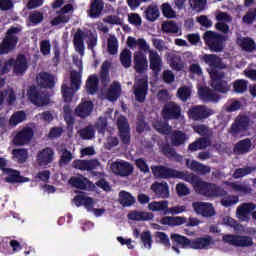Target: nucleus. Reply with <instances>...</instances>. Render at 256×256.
Here are the masks:
<instances>
[{
	"label": "nucleus",
	"mask_w": 256,
	"mask_h": 256,
	"mask_svg": "<svg viewBox=\"0 0 256 256\" xmlns=\"http://www.w3.org/2000/svg\"><path fill=\"white\" fill-rule=\"evenodd\" d=\"M152 173L158 179H182L191 183L196 193L203 197H227V191L217 184L203 181L201 177L184 171H178L165 166H152Z\"/></svg>",
	"instance_id": "f257e3e1"
},
{
	"label": "nucleus",
	"mask_w": 256,
	"mask_h": 256,
	"mask_svg": "<svg viewBox=\"0 0 256 256\" xmlns=\"http://www.w3.org/2000/svg\"><path fill=\"white\" fill-rule=\"evenodd\" d=\"M21 27L12 26L6 33L2 42L0 43V55H9L11 51L17 49V43H19V33H21Z\"/></svg>",
	"instance_id": "f03ea898"
},
{
	"label": "nucleus",
	"mask_w": 256,
	"mask_h": 256,
	"mask_svg": "<svg viewBox=\"0 0 256 256\" xmlns=\"http://www.w3.org/2000/svg\"><path fill=\"white\" fill-rule=\"evenodd\" d=\"M205 45L211 53H221L225 49V36L208 30L203 35Z\"/></svg>",
	"instance_id": "7ed1b4c3"
},
{
	"label": "nucleus",
	"mask_w": 256,
	"mask_h": 256,
	"mask_svg": "<svg viewBox=\"0 0 256 256\" xmlns=\"http://www.w3.org/2000/svg\"><path fill=\"white\" fill-rule=\"evenodd\" d=\"M201 63L207 65L206 71L211 76L223 73L221 70L225 69V63L223 59L217 54H204L200 56Z\"/></svg>",
	"instance_id": "20e7f679"
},
{
	"label": "nucleus",
	"mask_w": 256,
	"mask_h": 256,
	"mask_svg": "<svg viewBox=\"0 0 256 256\" xmlns=\"http://www.w3.org/2000/svg\"><path fill=\"white\" fill-rule=\"evenodd\" d=\"M185 223L186 227H197L201 220L190 217L187 221V218L183 216H165L160 219V225H168V227H179Z\"/></svg>",
	"instance_id": "39448f33"
},
{
	"label": "nucleus",
	"mask_w": 256,
	"mask_h": 256,
	"mask_svg": "<svg viewBox=\"0 0 256 256\" xmlns=\"http://www.w3.org/2000/svg\"><path fill=\"white\" fill-rule=\"evenodd\" d=\"M27 95L29 101L32 102L33 105H36V107H45L49 105L51 101L49 94L40 91L35 85L29 87Z\"/></svg>",
	"instance_id": "423d86ee"
},
{
	"label": "nucleus",
	"mask_w": 256,
	"mask_h": 256,
	"mask_svg": "<svg viewBox=\"0 0 256 256\" xmlns=\"http://www.w3.org/2000/svg\"><path fill=\"white\" fill-rule=\"evenodd\" d=\"M210 78V87H212L216 93L227 95L229 91H231V84L225 80V72H219L218 74L210 76Z\"/></svg>",
	"instance_id": "0eeeda50"
},
{
	"label": "nucleus",
	"mask_w": 256,
	"mask_h": 256,
	"mask_svg": "<svg viewBox=\"0 0 256 256\" xmlns=\"http://www.w3.org/2000/svg\"><path fill=\"white\" fill-rule=\"evenodd\" d=\"M224 243L233 247H253V238L247 235L226 234L223 236Z\"/></svg>",
	"instance_id": "6e6552de"
},
{
	"label": "nucleus",
	"mask_w": 256,
	"mask_h": 256,
	"mask_svg": "<svg viewBox=\"0 0 256 256\" xmlns=\"http://www.w3.org/2000/svg\"><path fill=\"white\" fill-rule=\"evenodd\" d=\"M188 115L193 121H205V119H209L211 115H215V110L205 105H196L189 109Z\"/></svg>",
	"instance_id": "1a4fd4ad"
},
{
	"label": "nucleus",
	"mask_w": 256,
	"mask_h": 256,
	"mask_svg": "<svg viewBox=\"0 0 256 256\" xmlns=\"http://www.w3.org/2000/svg\"><path fill=\"white\" fill-rule=\"evenodd\" d=\"M249 123L251 120L247 115H238L234 123L231 124V127L228 129V133L232 135V137H237L240 133H245L249 129Z\"/></svg>",
	"instance_id": "9d476101"
},
{
	"label": "nucleus",
	"mask_w": 256,
	"mask_h": 256,
	"mask_svg": "<svg viewBox=\"0 0 256 256\" xmlns=\"http://www.w3.org/2000/svg\"><path fill=\"white\" fill-rule=\"evenodd\" d=\"M118 135L123 145H131V128L127 118L121 117L117 120Z\"/></svg>",
	"instance_id": "9b49d317"
},
{
	"label": "nucleus",
	"mask_w": 256,
	"mask_h": 256,
	"mask_svg": "<svg viewBox=\"0 0 256 256\" xmlns=\"http://www.w3.org/2000/svg\"><path fill=\"white\" fill-rule=\"evenodd\" d=\"M70 11H73V4H66L60 10L56 11L58 16L54 17L50 23L52 27H57V25H66L71 21Z\"/></svg>",
	"instance_id": "f8f14e48"
},
{
	"label": "nucleus",
	"mask_w": 256,
	"mask_h": 256,
	"mask_svg": "<svg viewBox=\"0 0 256 256\" xmlns=\"http://www.w3.org/2000/svg\"><path fill=\"white\" fill-rule=\"evenodd\" d=\"M149 92V82L147 78H140L134 84V95L135 100L138 103H145V99H147V93Z\"/></svg>",
	"instance_id": "ddd939ff"
},
{
	"label": "nucleus",
	"mask_w": 256,
	"mask_h": 256,
	"mask_svg": "<svg viewBox=\"0 0 256 256\" xmlns=\"http://www.w3.org/2000/svg\"><path fill=\"white\" fill-rule=\"evenodd\" d=\"M36 160L40 167H47V165H51V163L55 161V150L51 147H46L38 151Z\"/></svg>",
	"instance_id": "4468645a"
},
{
	"label": "nucleus",
	"mask_w": 256,
	"mask_h": 256,
	"mask_svg": "<svg viewBox=\"0 0 256 256\" xmlns=\"http://www.w3.org/2000/svg\"><path fill=\"white\" fill-rule=\"evenodd\" d=\"M162 115L164 119L176 120L181 117V106L177 103L170 101L166 103L162 109Z\"/></svg>",
	"instance_id": "2eb2a0df"
},
{
	"label": "nucleus",
	"mask_w": 256,
	"mask_h": 256,
	"mask_svg": "<svg viewBox=\"0 0 256 256\" xmlns=\"http://www.w3.org/2000/svg\"><path fill=\"white\" fill-rule=\"evenodd\" d=\"M100 166L101 162L97 159H76L72 162L73 169H78V171H95V169H99Z\"/></svg>",
	"instance_id": "dca6fc26"
},
{
	"label": "nucleus",
	"mask_w": 256,
	"mask_h": 256,
	"mask_svg": "<svg viewBox=\"0 0 256 256\" xmlns=\"http://www.w3.org/2000/svg\"><path fill=\"white\" fill-rule=\"evenodd\" d=\"M192 209H194L196 215H201L202 217L209 218L215 215V208L209 202H193Z\"/></svg>",
	"instance_id": "f3484780"
},
{
	"label": "nucleus",
	"mask_w": 256,
	"mask_h": 256,
	"mask_svg": "<svg viewBox=\"0 0 256 256\" xmlns=\"http://www.w3.org/2000/svg\"><path fill=\"white\" fill-rule=\"evenodd\" d=\"M134 71L139 75H143L149 69V61H147V55L141 51L134 53Z\"/></svg>",
	"instance_id": "a211bd4d"
},
{
	"label": "nucleus",
	"mask_w": 256,
	"mask_h": 256,
	"mask_svg": "<svg viewBox=\"0 0 256 256\" xmlns=\"http://www.w3.org/2000/svg\"><path fill=\"white\" fill-rule=\"evenodd\" d=\"M33 128L31 127H26L20 130L16 136L14 137V145L17 147H21L23 145H27L33 139Z\"/></svg>",
	"instance_id": "6ab92c4d"
},
{
	"label": "nucleus",
	"mask_w": 256,
	"mask_h": 256,
	"mask_svg": "<svg viewBox=\"0 0 256 256\" xmlns=\"http://www.w3.org/2000/svg\"><path fill=\"white\" fill-rule=\"evenodd\" d=\"M95 105L91 100H82L81 103L75 108V115L80 119H87L93 113Z\"/></svg>",
	"instance_id": "aec40b11"
},
{
	"label": "nucleus",
	"mask_w": 256,
	"mask_h": 256,
	"mask_svg": "<svg viewBox=\"0 0 256 256\" xmlns=\"http://www.w3.org/2000/svg\"><path fill=\"white\" fill-rule=\"evenodd\" d=\"M87 37H89V34L81 28H78L74 34V48L79 55H85V39H87Z\"/></svg>",
	"instance_id": "412c9836"
},
{
	"label": "nucleus",
	"mask_w": 256,
	"mask_h": 256,
	"mask_svg": "<svg viewBox=\"0 0 256 256\" xmlns=\"http://www.w3.org/2000/svg\"><path fill=\"white\" fill-rule=\"evenodd\" d=\"M69 184L71 187H74V189H81L82 191H85L86 189H93L95 187V184L83 175L80 177L72 176L69 179Z\"/></svg>",
	"instance_id": "4be33fe9"
},
{
	"label": "nucleus",
	"mask_w": 256,
	"mask_h": 256,
	"mask_svg": "<svg viewBox=\"0 0 256 256\" xmlns=\"http://www.w3.org/2000/svg\"><path fill=\"white\" fill-rule=\"evenodd\" d=\"M113 173L120 177H129L133 173V165L129 162H114L111 165Z\"/></svg>",
	"instance_id": "5701e85b"
},
{
	"label": "nucleus",
	"mask_w": 256,
	"mask_h": 256,
	"mask_svg": "<svg viewBox=\"0 0 256 256\" xmlns=\"http://www.w3.org/2000/svg\"><path fill=\"white\" fill-rule=\"evenodd\" d=\"M198 95L202 101L206 103H217L221 99L219 94L215 93V90H211V88L205 86L200 87L198 89Z\"/></svg>",
	"instance_id": "b1692460"
},
{
	"label": "nucleus",
	"mask_w": 256,
	"mask_h": 256,
	"mask_svg": "<svg viewBox=\"0 0 256 256\" xmlns=\"http://www.w3.org/2000/svg\"><path fill=\"white\" fill-rule=\"evenodd\" d=\"M251 151H253V142L249 138L238 141L233 147L235 155H247Z\"/></svg>",
	"instance_id": "393cba45"
},
{
	"label": "nucleus",
	"mask_w": 256,
	"mask_h": 256,
	"mask_svg": "<svg viewBox=\"0 0 256 256\" xmlns=\"http://www.w3.org/2000/svg\"><path fill=\"white\" fill-rule=\"evenodd\" d=\"M256 209V204L253 202H246L240 205L236 210V215L241 221H249V213H253Z\"/></svg>",
	"instance_id": "a878e982"
},
{
	"label": "nucleus",
	"mask_w": 256,
	"mask_h": 256,
	"mask_svg": "<svg viewBox=\"0 0 256 256\" xmlns=\"http://www.w3.org/2000/svg\"><path fill=\"white\" fill-rule=\"evenodd\" d=\"M105 9V2L103 0H91L88 16L91 19H99L103 15Z\"/></svg>",
	"instance_id": "bb28decb"
},
{
	"label": "nucleus",
	"mask_w": 256,
	"mask_h": 256,
	"mask_svg": "<svg viewBox=\"0 0 256 256\" xmlns=\"http://www.w3.org/2000/svg\"><path fill=\"white\" fill-rule=\"evenodd\" d=\"M5 175H8L6 177V183H29V178L25 176H21V172L17 170H13L11 168H8L4 170Z\"/></svg>",
	"instance_id": "cd10ccee"
},
{
	"label": "nucleus",
	"mask_w": 256,
	"mask_h": 256,
	"mask_svg": "<svg viewBox=\"0 0 256 256\" xmlns=\"http://www.w3.org/2000/svg\"><path fill=\"white\" fill-rule=\"evenodd\" d=\"M151 190L158 199H169V185L165 183L155 182L151 185Z\"/></svg>",
	"instance_id": "c85d7f7f"
},
{
	"label": "nucleus",
	"mask_w": 256,
	"mask_h": 256,
	"mask_svg": "<svg viewBox=\"0 0 256 256\" xmlns=\"http://www.w3.org/2000/svg\"><path fill=\"white\" fill-rule=\"evenodd\" d=\"M161 151L167 159H170V161H176L177 163L183 161V156L179 155L175 148H173L169 143L162 145Z\"/></svg>",
	"instance_id": "c756f323"
},
{
	"label": "nucleus",
	"mask_w": 256,
	"mask_h": 256,
	"mask_svg": "<svg viewBox=\"0 0 256 256\" xmlns=\"http://www.w3.org/2000/svg\"><path fill=\"white\" fill-rule=\"evenodd\" d=\"M13 67H14V73L16 75H23V73H25V71H27L29 67L27 65V57H25L24 54H19L16 60L14 59Z\"/></svg>",
	"instance_id": "7c9ffc66"
},
{
	"label": "nucleus",
	"mask_w": 256,
	"mask_h": 256,
	"mask_svg": "<svg viewBox=\"0 0 256 256\" xmlns=\"http://www.w3.org/2000/svg\"><path fill=\"white\" fill-rule=\"evenodd\" d=\"M38 85L42 89H53L55 87V78L48 72H41L39 74Z\"/></svg>",
	"instance_id": "2f4dec72"
},
{
	"label": "nucleus",
	"mask_w": 256,
	"mask_h": 256,
	"mask_svg": "<svg viewBox=\"0 0 256 256\" xmlns=\"http://www.w3.org/2000/svg\"><path fill=\"white\" fill-rule=\"evenodd\" d=\"M149 211L160 212L163 215H169V201H152L148 204Z\"/></svg>",
	"instance_id": "473e14b6"
},
{
	"label": "nucleus",
	"mask_w": 256,
	"mask_h": 256,
	"mask_svg": "<svg viewBox=\"0 0 256 256\" xmlns=\"http://www.w3.org/2000/svg\"><path fill=\"white\" fill-rule=\"evenodd\" d=\"M149 61H150V69L153 73H161V68L163 67V60L157 51H152L149 54Z\"/></svg>",
	"instance_id": "72a5a7b5"
},
{
	"label": "nucleus",
	"mask_w": 256,
	"mask_h": 256,
	"mask_svg": "<svg viewBox=\"0 0 256 256\" xmlns=\"http://www.w3.org/2000/svg\"><path fill=\"white\" fill-rule=\"evenodd\" d=\"M86 92L88 95H95L99 91V77L96 74H92L86 80Z\"/></svg>",
	"instance_id": "f704fd0d"
},
{
	"label": "nucleus",
	"mask_w": 256,
	"mask_h": 256,
	"mask_svg": "<svg viewBox=\"0 0 256 256\" xmlns=\"http://www.w3.org/2000/svg\"><path fill=\"white\" fill-rule=\"evenodd\" d=\"M212 241L211 236L195 238L194 240H190V249H207Z\"/></svg>",
	"instance_id": "c9c22d12"
},
{
	"label": "nucleus",
	"mask_w": 256,
	"mask_h": 256,
	"mask_svg": "<svg viewBox=\"0 0 256 256\" xmlns=\"http://www.w3.org/2000/svg\"><path fill=\"white\" fill-rule=\"evenodd\" d=\"M189 137L187 134L180 130H175L171 135V145L172 147H181V145H185Z\"/></svg>",
	"instance_id": "e433bc0d"
},
{
	"label": "nucleus",
	"mask_w": 256,
	"mask_h": 256,
	"mask_svg": "<svg viewBox=\"0 0 256 256\" xmlns=\"http://www.w3.org/2000/svg\"><path fill=\"white\" fill-rule=\"evenodd\" d=\"M209 145H211V139L198 138L194 142L189 144L188 151H191V153H194V151H199V149H207Z\"/></svg>",
	"instance_id": "4c0bfd02"
},
{
	"label": "nucleus",
	"mask_w": 256,
	"mask_h": 256,
	"mask_svg": "<svg viewBox=\"0 0 256 256\" xmlns=\"http://www.w3.org/2000/svg\"><path fill=\"white\" fill-rule=\"evenodd\" d=\"M153 217V213L149 212L131 211L128 214V219L130 221H153Z\"/></svg>",
	"instance_id": "58836bf2"
},
{
	"label": "nucleus",
	"mask_w": 256,
	"mask_h": 256,
	"mask_svg": "<svg viewBox=\"0 0 256 256\" xmlns=\"http://www.w3.org/2000/svg\"><path fill=\"white\" fill-rule=\"evenodd\" d=\"M237 44L243 49V51H247L248 53H253L256 49L255 40L249 37H242L237 40Z\"/></svg>",
	"instance_id": "ea45409f"
},
{
	"label": "nucleus",
	"mask_w": 256,
	"mask_h": 256,
	"mask_svg": "<svg viewBox=\"0 0 256 256\" xmlns=\"http://www.w3.org/2000/svg\"><path fill=\"white\" fill-rule=\"evenodd\" d=\"M64 111V121L67 125L68 130H73V127L75 125V114L73 113V110L71 109V106L65 105L63 107Z\"/></svg>",
	"instance_id": "a19ab883"
},
{
	"label": "nucleus",
	"mask_w": 256,
	"mask_h": 256,
	"mask_svg": "<svg viewBox=\"0 0 256 256\" xmlns=\"http://www.w3.org/2000/svg\"><path fill=\"white\" fill-rule=\"evenodd\" d=\"M83 77V70L80 71L72 70L70 72V86L75 89V91H79L81 89V79Z\"/></svg>",
	"instance_id": "79ce46f5"
},
{
	"label": "nucleus",
	"mask_w": 256,
	"mask_h": 256,
	"mask_svg": "<svg viewBox=\"0 0 256 256\" xmlns=\"http://www.w3.org/2000/svg\"><path fill=\"white\" fill-rule=\"evenodd\" d=\"M186 165L192 170L195 171L196 173H200V175H207L208 173H211V167L199 163L197 161H192L189 165V160L186 162Z\"/></svg>",
	"instance_id": "37998d69"
},
{
	"label": "nucleus",
	"mask_w": 256,
	"mask_h": 256,
	"mask_svg": "<svg viewBox=\"0 0 256 256\" xmlns=\"http://www.w3.org/2000/svg\"><path fill=\"white\" fill-rule=\"evenodd\" d=\"M74 203L76 207H81V205H84L88 211H91L93 209V198L87 197L85 195H76L74 197Z\"/></svg>",
	"instance_id": "c03bdc74"
},
{
	"label": "nucleus",
	"mask_w": 256,
	"mask_h": 256,
	"mask_svg": "<svg viewBox=\"0 0 256 256\" xmlns=\"http://www.w3.org/2000/svg\"><path fill=\"white\" fill-rule=\"evenodd\" d=\"M79 90H75L73 86L69 87L67 84H63L61 87L62 97L65 103H71L73 101V96Z\"/></svg>",
	"instance_id": "a18cd8bd"
},
{
	"label": "nucleus",
	"mask_w": 256,
	"mask_h": 256,
	"mask_svg": "<svg viewBox=\"0 0 256 256\" xmlns=\"http://www.w3.org/2000/svg\"><path fill=\"white\" fill-rule=\"evenodd\" d=\"M119 203L122 207H131L135 203V197L127 191H121L119 193Z\"/></svg>",
	"instance_id": "49530a36"
},
{
	"label": "nucleus",
	"mask_w": 256,
	"mask_h": 256,
	"mask_svg": "<svg viewBox=\"0 0 256 256\" xmlns=\"http://www.w3.org/2000/svg\"><path fill=\"white\" fill-rule=\"evenodd\" d=\"M254 171H256V166L238 168L233 173V179H241L243 177H247V175H251Z\"/></svg>",
	"instance_id": "de8ad7c7"
},
{
	"label": "nucleus",
	"mask_w": 256,
	"mask_h": 256,
	"mask_svg": "<svg viewBox=\"0 0 256 256\" xmlns=\"http://www.w3.org/2000/svg\"><path fill=\"white\" fill-rule=\"evenodd\" d=\"M12 155L14 159L17 160L18 163H25L27 159L29 158L28 156V151L25 148H16L12 151Z\"/></svg>",
	"instance_id": "09e8293b"
},
{
	"label": "nucleus",
	"mask_w": 256,
	"mask_h": 256,
	"mask_svg": "<svg viewBox=\"0 0 256 256\" xmlns=\"http://www.w3.org/2000/svg\"><path fill=\"white\" fill-rule=\"evenodd\" d=\"M144 13L147 21L153 22L159 19L160 12L157 6H148Z\"/></svg>",
	"instance_id": "8fccbe9b"
},
{
	"label": "nucleus",
	"mask_w": 256,
	"mask_h": 256,
	"mask_svg": "<svg viewBox=\"0 0 256 256\" xmlns=\"http://www.w3.org/2000/svg\"><path fill=\"white\" fill-rule=\"evenodd\" d=\"M171 239L183 249H185V247H191V240L186 236H182L181 234H172Z\"/></svg>",
	"instance_id": "3c124183"
},
{
	"label": "nucleus",
	"mask_w": 256,
	"mask_h": 256,
	"mask_svg": "<svg viewBox=\"0 0 256 256\" xmlns=\"http://www.w3.org/2000/svg\"><path fill=\"white\" fill-rule=\"evenodd\" d=\"M131 57V50L127 48L122 50V52L120 53V63L125 69H129V67H131Z\"/></svg>",
	"instance_id": "603ef678"
},
{
	"label": "nucleus",
	"mask_w": 256,
	"mask_h": 256,
	"mask_svg": "<svg viewBox=\"0 0 256 256\" xmlns=\"http://www.w3.org/2000/svg\"><path fill=\"white\" fill-rule=\"evenodd\" d=\"M194 130L201 135L200 139H211L213 137V131L209 129V127L205 126V124L197 125Z\"/></svg>",
	"instance_id": "864d4df0"
},
{
	"label": "nucleus",
	"mask_w": 256,
	"mask_h": 256,
	"mask_svg": "<svg viewBox=\"0 0 256 256\" xmlns=\"http://www.w3.org/2000/svg\"><path fill=\"white\" fill-rule=\"evenodd\" d=\"M25 119H27V115L25 114V112L18 111L10 117L9 123L10 125H12V127H16V125H19V123H23Z\"/></svg>",
	"instance_id": "5fc2aeb1"
},
{
	"label": "nucleus",
	"mask_w": 256,
	"mask_h": 256,
	"mask_svg": "<svg viewBox=\"0 0 256 256\" xmlns=\"http://www.w3.org/2000/svg\"><path fill=\"white\" fill-rule=\"evenodd\" d=\"M70 161H73V153L67 150V148H64L62 150V155L60 156V159H59V166L65 167V165H69Z\"/></svg>",
	"instance_id": "6e6d98bb"
},
{
	"label": "nucleus",
	"mask_w": 256,
	"mask_h": 256,
	"mask_svg": "<svg viewBox=\"0 0 256 256\" xmlns=\"http://www.w3.org/2000/svg\"><path fill=\"white\" fill-rule=\"evenodd\" d=\"M230 187L231 189H233V191H237L238 193H243L244 195H249V193L253 191V189H251V186L239 184L238 182H232L230 184Z\"/></svg>",
	"instance_id": "4d7b16f0"
},
{
	"label": "nucleus",
	"mask_w": 256,
	"mask_h": 256,
	"mask_svg": "<svg viewBox=\"0 0 256 256\" xmlns=\"http://www.w3.org/2000/svg\"><path fill=\"white\" fill-rule=\"evenodd\" d=\"M120 91L121 86L119 84L111 86L107 92V99L109 101H117V99H119Z\"/></svg>",
	"instance_id": "13d9d810"
},
{
	"label": "nucleus",
	"mask_w": 256,
	"mask_h": 256,
	"mask_svg": "<svg viewBox=\"0 0 256 256\" xmlns=\"http://www.w3.org/2000/svg\"><path fill=\"white\" fill-rule=\"evenodd\" d=\"M80 137L84 139V141H89L95 137V129L93 126H86L85 128L80 130Z\"/></svg>",
	"instance_id": "bf43d9fd"
},
{
	"label": "nucleus",
	"mask_w": 256,
	"mask_h": 256,
	"mask_svg": "<svg viewBox=\"0 0 256 256\" xmlns=\"http://www.w3.org/2000/svg\"><path fill=\"white\" fill-rule=\"evenodd\" d=\"M177 97L180 101H187L191 97V88L188 86H182L177 91Z\"/></svg>",
	"instance_id": "052dcab7"
},
{
	"label": "nucleus",
	"mask_w": 256,
	"mask_h": 256,
	"mask_svg": "<svg viewBox=\"0 0 256 256\" xmlns=\"http://www.w3.org/2000/svg\"><path fill=\"white\" fill-rule=\"evenodd\" d=\"M119 49V43L115 36L108 38V53L109 55H117Z\"/></svg>",
	"instance_id": "680f3d73"
},
{
	"label": "nucleus",
	"mask_w": 256,
	"mask_h": 256,
	"mask_svg": "<svg viewBox=\"0 0 256 256\" xmlns=\"http://www.w3.org/2000/svg\"><path fill=\"white\" fill-rule=\"evenodd\" d=\"M162 31L164 33H179V26L174 21L164 22L162 24Z\"/></svg>",
	"instance_id": "e2e57ef3"
},
{
	"label": "nucleus",
	"mask_w": 256,
	"mask_h": 256,
	"mask_svg": "<svg viewBox=\"0 0 256 256\" xmlns=\"http://www.w3.org/2000/svg\"><path fill=\"white\" fill-rule=\"evenodd\" d=\"M247 85H249V82L243 79L234 81L233 87L235 93H245L247 91Z\"/></svg>",
	"instance_id": "0e129e2a"
},
{
	"label": "nucleus",
	"mask_w": 256,
	"mask_h": 256,
	"mask_svg": "<svg viewBox=\"0 0 256 256\" xmlns=\"http://www.w3.org/2000/svg\"><path fill=\"white\" fill-rule=\"evenodd\" d=\"M190 5L194 11L201 13V11H205V7H207V0H192Z\"/></svg>",
	"instance_id": "69168bd1"
},
{
	"label": "nucleus",
	"mask_w": 256,
	"mask_h": 256,
	"mask_svg": "<svg viewBox=\"0 0 256 256\" xmlns=\"http://www.w3.org/2000/svg\"><path fill=\"white\" fill-rule=\"evenodd\" d=\"M162 13L167 19H175L177 17V14L174 12L171 4L169 3H164L162 5Z\"/></svg>",
	"instance_id": "338daca9"
},
{
	"label": "nucleus",
	"mask_w": 256,
	"mask_h": 256,
	"mask_svg": "<svg viewBox=\"0 0 256 256\" xmlns=\"http://www.w3.org/2000/svg\"><path fill=\"white\" fill-rule=\"evenodd\" d=\"M28 19L30 23H32V25H39V23H41L44 19L43 13H41L40 11H33L28 16Z\"/></svg>",
	"instance_id": "774afa93"
}]
</instances>
